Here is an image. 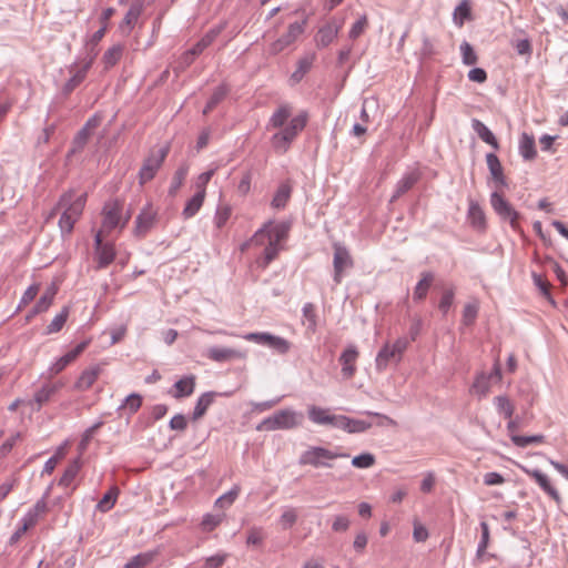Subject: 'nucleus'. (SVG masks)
I'll use <instances>...</instances> for the list:
<instances>
[{"mask_svg":"<svg viewBox=\"0 0 568 568\" xmlns=\"http://www.w3.org/2000/svg\"><path fill=\"white\" fill-rule=\"evenodd\" d=\"M490 390V376H487L485 373H480L475 377V381L470 387V392L478 396V398H484Z\"/></svg>","mask_w":568,"mask_h":568,"instance_id":"37","label":"nucleus"},{"mask_svg":"<svg viewBox=\"0 0 568 568\" xmlns=\"http://www.w3.org/2000/svg\"><path fill=\"white\" fill-rule=\"evenodd\" d=\"M478 308L477 303H468L465 305L462 320L464 325L469 326L474 324L478 314Z\"/></svg>","mask_w":568,"mask_h":568,"instance_id":"58","label":"nucleus"},{"mask_svg":"<svg viewBox=\"0 0 568 568\" xmlns=\"http://www.w3.org/2000/svg\"><path fill=\"white\" fill-rule=\"evenodd\" d=\"M63 386V384L61 382H55V383H45L41 386V388H39L34 396H33V399L34 402L38 404L39 407H41L42 405H44L45 403H48L50 400V398Z\"/></svg>","mask_w":568,"mask_h":568,"instance_id":"29","label":"nucleus"},{"mask_svg":"<svg viewBox=\"0 0 568 568\" xmlns=\"http://www.w3.org/2000/svg\"><path fill=\"white\" fill-rule=\"evenodd\" d=\"M102 215V230L105 232H111L116 227H125L131 217L130 212L122 217V204L118 200L106 202L103 206Z\"/></svg>","mask_w":568,"mask_h":568,"instance_id":"5","label":"nucleus"},{"mask_svg":"<svg viewBox=\"0 0 568 568\" xmlns=\"http://www.w3.org/2000/svg\"><path fill=\"white\" fill-rule=\"evenodd\" d=\"M266 346L280 355H285L291 349V343L286 338L273 334H271Z\"/></svg>","mask_w":568,"mask_h":568,"instance_id":"43","label":"nucleus"},{"mask_svg":"<svg viewBox=\"0 0 568 568\" xmlns=\"http://www.w3.org/2000/svg\"><path fill=\"white\" fill-rule=\"evenodd\" d=\"M343 27V21H338L335 18L328 20L324 26H322L314 40L317 48H326L328 47L338 36L341 29Z\"/></svg>","mask_w":568,"mask_h":568,"instance_id":"12","label":"nucleus"},{"mask_svg":"<svg viewBox=\"0 0 568 568\" xmlns=\"http://www.w3.org/2000/svg\"><path fill=\"white\" fill-rule=\"evenodd\" d=\"M519 154L524 160H534L537 155L534 136L523 133L519 140Z\"/></svg>","mask_w":568,"mask_h":568,"instance_id":"34","label":"nucleus"},{"mask_svg":"<svg viewBox=\"0 0 568 568\" xmlns=\"http://www.w3.org/2000/svg\"><path fill=\"white\" fill-rule=\"evenodd\" d=\"M454 296H455V293L452 288L446 290L443 293L442 298L438 304V308L444 315H446L448 313L450 306L453 305Z\"/></svg>","mask_w":568,"mask_h":568,"instance_id":"63","label":"nucleus"},{"mask_svg":"<svg viewBox=\"0 0 568 568\" xmlns=\"http://www.w3.org/2000/svg\"><path fill=\"white\" fill-rule=\"evenodd\" d=\"M39 288H40L39 284L30 285L22 294L21 300L18 305V310H20V308L24 307L26 305H28L29 303H31L38 295Z\"/></svg>","mask_w":568,"mask_h":568,"instance_id":"59","label":"nucleus"},{"mask_svg":"<svg viewBox=\"0 0 568 568\" xmlns=\"http://www.w3.org/2000/svg\"><path fill=\"white\" fill-rule=\"evenodd\" d=\"M297 520V511L293 507H286L284 508L281 517L280 523L283 527V529L291 528Z\"/></svg>","mask_w":568,"mask_h":568,"instance_id":"55","label":"nucleus"},{"mask_svg":"<svg viewBox=\"0 0 568 568\" xmlns=\"http://www.w3.org/2000/svg\"><path fill=\"white\" fill-rule=\"evenodd\" d=\"M333 266V280L335 284H339L342 282L343 272L346 268H351L353 266V260L351 257L348 250L345 246L337 243L334 244Z\"/></svg>","mask_w":568,"mask_h":568,"instance_id":"11","label":"nucleus"},{"mask_svg":"<svg viewBox=\"0 0 568 568\" xmlns=\"http://www.w3.org/2000/svg\"><path fill=\"white\" fill-rule=\"evenodd\" d=\"M95 254V262H97V268L102 270L108 267L115 258L116 252L114 244L112 243H105L104 247L94 252Z\"/></svg>","mask_w":568,"mask_h":568,"instance_id":"28","label":"nucleus"},{"mask_svg":"<svg viewBox=\"0 0 568 568\" xmlns=\"http://www.w3.org/2000/svg\"><path fill=\"white\" fill-rule=\"evenodd\" d=\"M90 131H88L87 129L82 128L75 135L74 140H73V149L71 150V153H74L77 151H80L84 148V145L87 144L89 138H90Z\"/></svg>","mask_w":568,"mask_h":568,"instance_id":"62","label":"nucleus"},{"mask_svg":"<svg viewBox=\"0 0 568 568\" xmlns=\"http://www.w3.org/2000/svg\"><path fill=\"white\" fill-rule=\"evenodd\" d=\"M437 53L434 41L427 36H423L419 57L422 60H428Z\"/></svg>","mask_w":568,"mask_h":568,"instance_id":"53","label":"nucleus"},{"mask_svg":"<svg viewBox=\"0 0 568 568\" xmlns=\"http://www.w3.org/2000/svg\"><path fill=\"white\" fill-rule=\"evenodd\" d=\"M205 50L204 45L199 40L190 50L183 54V62L191 64L195 57L200 55Z\"/></svg>","mask_w":568,"mask_h":568,"instance_id":"64","label":"nucleus"},{"mask_svg":"<svg viewBox=\"0 0 568 568\" xmlns=\"http://www.w3.org/2000/svg\"><path fill=\"white\" fill-rule=\"evenodd\" d=\"M89 343L90 341H83L67 354L57 358L48 368V377H52L61 373L69 364L77 359V357L88 347Z\"/></svg>","mask_w":568,"mask_h":568,"instance_id":"15","label":"nucleus"},{"mask_svg":"<svg viewBox=\"0 0 568 568\" xmlns=\"http://www.w3.org/2000/svg\"><path fill=\"white\" fill-rule=\"evenodd\" d=\"M290 224L281 222L275 223L270 220L265 222L250 239L242 245V251L248 246L265 245L263 251L262 265L267 266L281 251V242L284 241L288 234Z\"/></svg>","mask_w":568,"mask_h":568,"instance_id":"2","label":"nucleus"},{"mask_svg":"<svg viewBox=\"0 0 568 568\" xmlns=\"http://www.w3.org/2000/svg\"><path fill=\"white\" fill-rule=\"evenodd\" d=\"M158 222V210L151 202H148L135 219L134 234L144 237Z\"/></svg>","mask_w":568,"mask_h":568,"instance_id":"9","label":"nucleus"},{"mask_svg":"<svg viewBox=\"0 0 568 568\" xmlns=\"http://www.w3.org/2000/svg\"><path fill=\"white\" fill-rule=\"evenodd\" d=\"M226 94H227V90L224 85L217 87L213 91L210 99L207 100L206 105L203 110V113L207 114L209 112H211L226 97Z\"/></svg>","mask_w":568,"mask_h":568,"instance_id":"46","label":"nucleus"},{"mask_svg":"<svg viewBox=\"0 0 568 568\" xmlns=\"http://www.w3.org/2000/svg\"><path fill=\"white\" fill-rule=\"evenodd\" d=\"M490 205L503 221L509 222L510 226L517 230L519 213L498 191L490 194Z\"/></svg>","mask_w":568,"mask_h":568,"instance_id":"7","label":"nucleus"},{"mask_svg":"<svg viewBox=\"0 0 568 568\" xmlns=\"http://www.w3.org/2000/svg\"><path fill=\"white\" fill-rule=\"evenodd\" d=\"M545 439L544 435H531V436H521V435H511V442L517 447H527L530 444H540Z\"/></svg>","mask_w":568,"mask_h":568,"instance_id":"49","label":"nucleus"},{"mask_svg":"<svg viewBox=\"0 0 568 568\" xmlns=\"http://www.w3.org/2000/svg\"><path fill=\"white\" fill-rule=\"evenodd\" d=\"M305 23V21H296L291 23L287 28L286 33L271 43L268 49L270 53L276 55L280 52H282L285 48L294 43L297 40V38L304 32Z\"/></svg>","mask_w":568,"mask_h":568,"instance_id":"10","label":"nucleus"},{"mask_svg":"<svg viewBox=\"0 0 568 568\" xmlns=\"http://www.w3.org/2000/svg\"><path fill=\"white\" fill-rule=\"evenodd\" d=\"M79 470H80V464L78 460H74L64 470L63 475L61 476V478L59 480V485L63 486V487H69L71 485V483L74 480V478L77 477Z\"/></svg>","mask_w":568,"mask_h":568,"instance_id":"48","label":"nucleus"},{"mask_svg":"<svg viewBox=\"0 0 568 568\" xmlns=\"http://www.w3.org/2000/svg\"><path fill=\"white\" fill-rule=\"evenodd\" d=\"M460 53H462V60H463L464 64L474 65L477 63V60H478L477 54L474 51L470 43H468L467 41H464L460 44Z\"/></svg>","mask_w":568,"mask_h":568,"instance_id":"50","label":"nucleus"},{"mask_svg":"<svg viewBox=\"0 0 568 568\" xmlns=\"http://www.w3.org/2000/svg\"><path fill=\"white\" fill-rule=\"evenodd\" d=\"M372 423L364 419H355L345 415H338L337 428L349 434L364 433L372 427Z\"/></svg>","mask_w":568,"mask_h":568,"instance_id":"23","label":"nucleus"},{"mask_svg":"<svg viewBox=\"0 0 568 568\" xmlns=\"http://www.w3.org/2000/svg\"><path fill=\"white\" fill-rule=\"evenodd\" d=\"M69 313H70V308L68 306H64L53 318L52 321L50 322V324L45 327V331H44V334L45 335H51V334H55V333H59L64 324L67 323L68 321V317H69Z\"/></svg>","mask_w":568,"mask_h":568,"instance_id":"38","label":"nucleus"},{"mask_svg":"<svg viewBox=\"0 0 568 568\" xmlns=\"http://www.w3.org/2000/svg\"><path fill=\"white\" fill-rule=\"evenodd\" d=\"M154 556H155V554L151 552V551L138 554V555L133 556L123 566V568H143L153 561Z\"/></svg>","mask_w":568,"mask_h":568,"instance_id":"44","label":"nucleus"},{"mask_svg":"<svg viewBox=\"0 0 568 568\" xmlns=\"http://www.w3.org/2000/svg\"><path fill=\"white\" fill-rule=\"evenodd\" d=\"M434 281V274L432 272H423L422 273V278L417 282L415 288H414V293H413V298L414 301H423L426 296H427V293L429 291V287L432 285Z\"/></svg>","mask_w":568,"mask_h":568,"instance_id":"33","label":"nucleus"},{"mask_svg":"<svg viewBox=\"0 0 568 568\" xmlns=\"http://www.w3.org/2000/svg\"><path fill=\"white\" fill-rule=\"evenodd\" d=\"M142 405V397L139 394H130L125 397L124 403L120 406V408H125L130 414H135Z\"/></svg>","mask_w":568,"mask_h":568,"instance_id":"52","label":"nucleus"},{"mask_svg":"<svg viewBox=\"0 0 568 568\" xmlns=\"http://www.w3.org/2000/svg\"><path fill=\"white\" fill-rule=\"evenodd\" d=\"M368 26L367 17L365 14L361 16L351 27L348 31V38L352 40L357 39L363 34L365 29Z\"/></svg>","mask_w":568,"mask_h":568,"instance_id":"51","label":"nucleus"},{"mask_svg":"<svg viewBox=\"0 0 568 568\" xmlns=\"http://www.w3.org/2000/svg\"><path fill=\"white\" fill-rule=\"evenodd\" d=\"M420 174L417 171L408 172L402 176L397 182L394 194L390 199L392 202L400 197L404 193L410 190L419 180Z\"/></svg>","mask_w":568,"mask_h":568,"instance_id":"25","label":"nucleus"},{"mask_svg":"<svg viewBox=\"0 0 568 568\" xmlns=\"http://www.w3.org/2000/svg\"><path fill=\"white\" fill-rule=\"evenodd\" d=\"M50 488L45 491L42 498H40L32 508H30L24 516L20 519V525L26 526L30 529L37 525L39 518L47 513L48 505L47 498L49 496Z\"/></svg>","mask_w":568,"mask_h":568,"instance_id":"17","label":"nucleus"},{"mask_svg":"<svg viewBox=\"0 0 568 568\" xmlns=\"http://www.w3.org/2000/svg\"><path fill=\"white\" fill-rule=\"evenodd\" d=\"M471 9L468 0H463L454 10L453 21L457 27H463L470 19Z\"/></svg>","mask_w":568,"mask_h":568,"instance_id":"42","label":"nucleus"},{"mask_svg":"<svg viewBox=\"0 0 568 568\" xmlns=\"http://www.w3.org/2000/svg\"><path fill=\"white\" fill-rule=\"evenodd\" d=\"M168 153H169V145H164L161 149H159L155 153H152L148 159H145V161L139 172L140 184L143 185L154 178L158 170L161 168L162 163L164 162Z\"/></svg>","mask_w":568,"mask_h":568,"instance_id":"8","label":"nucleus"},{"mask_svg":"<svg viewBox=\"0 0 568 568\" xmlns=\"http://www.w3.org/2000/svg\"><path fill=\"white\" fill-rule=\"evenodd\" d=\"M124 51V47L121 44H114L109 48L102 58L105 69L114 67L121 59Z\"/></svg>","mask_w":568,"mask_h":568,"instance_id":"41","label":"nucleus"},{"mask_svg":"<svg viewBox=\"0 0 568 568\" xmlns=\"http://www.w3.org/2000/svg\"><path fill=\"white\" fill-rule=\"evenodd\" d=\"M102 372L101 365H93L85 368L74 383V389L79 392H85L97 382Z\"/></svg>","mask_w":568,"mask_h":568,"instance_id":"21","label":"nucleus"},{"mask_svg":"<svg viewBox=\"0 0 568 568\" xmlns=\"http://www.w3.org/2000/svg\"><path fill=\"white\" fill-rule=\"evenodd\" d=\"M495 405L499 414L504 415L505 418H511L514 414V405L507 396L500 395L495 397Z\"/></svg>","mask_w":568,"mask_h":568,"instance_id":"47","label":"nucleus"},{"mask_svg":"<svg viewBox=\"0 0 568 568\" xmlns=\"http://www.w3.org/2000/svg\"><path fill=\"white\" fill-rule=\"evenodd\" d=\"M523 471L532 478L536 484L551 498L557 505L561 504V497L557 488L552 485L550 478L537 468L521 467Z\"/></svg>","mask_w":568,"mask_h":568,"instance_id":"13","label":"nucleus"},{"mask_svg":"<svg viewBox=\"0 0 568 568\" xmlns=\"http://www.w3.org/2000/svg\"><path fill=\"white\" fill-rule=\"evenodd\" d=\"M349 454L341 450H329L322 446H308L298 457L300 466L314 468H332V460L336 458H348Z\"/></svg>","mask_w":568,"mask_h":568,"instance_id":"3","label":"nucleus"},{"mask_svg":"<svg viewBox=\"0 0 568 568\" xmlns=\"http://www.w3.org/2000/svg\"><path fill=\"white\" fill-rule=\"evenodd\" d=\"M119 496L118 487H111L102 497V499L97 504V510L101 513H106L112 509L116 503Z\"/></svg>","mask_w":568,"mask_h":568,"instance_id":"40","label":"nucleus"},{"mask_svg":"<svg viewBox=\"0 0 568 568\" xmlns=\"http://www.w3.org/2000/svg\"><path fill=\"white\" fill-rule=\"evenodd\" d=\"M205 199V190H199L185 204L182 215L185 220L193 217L202 207Z\"/></svg>","mask_w":568,"mask_h":568,"instance_id":"31","label":"nucleus"},{"mask_svg":"<svg viewBox=\"0 0 568 568\" xmlns=\"http://www.w3.org/2000/svg\"><path fill=\"white\" fill-rule=\"evenodd\" d=\"M304 416L292 408L277 410L256 425L258 432H273L277 429H293L302 425Z\"/></svg>","mask_w":568,"mask_h":568,"instance_id":"4","label":"nucleus"},{"mask_svg":"<svg viewBox=\"0 0 568 568\" xmlns=\"http://www.w3.org/2000/svg\"><path fill=\"white\" fill-rule=\"evenodd\" d=\"M308 419L316 425H331L337 428L338 415L329 414L328 408L312 405L307 409Z\"/></svg>","mask_w":568,"mask_h":568,"instance_id":"20","label":"nucleus"},{"mask_svg":"<svg viewBox=\"0 0 568 568\" xmlns=\"http://www.w3.org/2000/svg\"><path fill=\"white\" fill-rule=\"evenodd\" d=\"M375 464V457L371 453H363L358 456H355L352 459V465L356 468L366 469L372 467Z\"/></svg>","mask_w":568,"mask_h":568,"instance_id":"54","label":"nucleus"},{"mask_svg":"<svg viewBox=\"0 0 568 568\" xmlns=\"http://www.w3.org/2000/svg\"><path fill=\"white\" fill-rule=\"evenodd\" d=\"M315 60V54H306L298 59L296 70L291 74L290 82L292 85L302 81L305 74L311 70Z\"/></svg>","mask_w":568,"mask_h":568,"instance_id":"27","label":"nucleus"},{"mask_svg":"<svg viewBox=\"0 0 568 568\" xmlns=\"http://www.w3.org/2000/svg\"><path fill=\"white\" fill-rule=\"evenodd\" d=\"M173 397L183 398L190 396L195 388V377L193 375L184 376L173 385Z\"/></svg>","mask_w":568,"mask_h":568,"instance_id":"32","label":"nucleus"},{"mask_svg":"<svg viewBox=\"0 0 568 568\" xmlns=\"http://www.w3.org/2000/svg\"><path fill=\"white\" fill-rule=\"evenodd\" d=\"M222 520L223 515L205 514L201 521L202 530L212 531L222 523Z\"/></svg>","mask_w":568,"mask_h":568,"instance_id":"57","label":"nucleus"},{"mask_svg":"<svg viewBox=\"0 0 568 568\" xmlns=\"http://www.w3.org/2000/svg\"><path fill=\"white\" fill-rule=\"evenodd\" d=\"M85 202V194H81L74 199L73 192L69 191L60 197L58 204L55 205V207H53L49 217L53 216L58 210L62 209L64 214H68L69 216L78 221V219L81 216L83 212Z\"/></svg>","mask_w":568,"mask_h":568,"instance_id":"6","label":"nucleus"},{"mask_svg":"<svg viewBox=\"0 0 568 568\" xmlns=\"http://www.w3.org/2000/svg\"><path fill=\"white\" fill-rule=\"evenodd\" d=\"M358 358V351L355 345H348L341 354L338 362L342 365V375L349 379L356 372L355 363Z\"/></svg>","mask_w":568,"mask_h":568,"instance_id":"19","label":"nucleus"},{"mask_svg":"<svg viewBox=\"0 0 568 568\" xmlns=\"http://www.w3.org/2000/svg\"><path fill=\"white\" fill-rule=\"evenodd\" d=\"M392 361L398 362L399 359H397V355L395 354L390 345L385 344L377 353L375 359L377 371H384Z\"/></svg>","mask_w":568,"mask_h":568,"instance_id":"36","label":"nucleus"},{"mask_svg":"<svg viewBox=\"0 0 568 568\" xmlns=\"http://www.w3.org/2000/svg\"><path fill=\"white\" fill-rule=\"evenodd\" d=\"M233 395V392H224V393H217V392H205L203 393L196 400L193 413H192V419L199 420L202 418L209 407L214 403L215 398L219 396H225L230 397Z\"/></svg>","mask_w":568,"mask_h":568,"instance_id":"18","label":"nucleus"},{"mask_svg":"<svg viewBox=\"0 0 568 568\" xmlns=\"http://www.w3.org/2000/svg\"><path fill=\"white\" fill-rule=\"evenodd\" d=\"M292 187L288 183H282L277 187L272 201L271 205L273 209L282 210L286 206L288 200L291 199Z\"/></svg>","mask_w":568,"mask_h":568,"instance_id":"35","label":"nucleus"},{"mask_svg":"<svg viewBox=\"0 0 568 568\" xmlns=\"http://www.w3.org/2000/svg\"><path fill=\"white\" fill-rule=\"evenodd\" d=\"M240 490V486L234 485L229 491H226L215 500V507L229 508L236 500Z\"/></svg>","mask_w":568,"mask_h":568,"instance_id":"45","label":"nucleus"},{"mask_svg":"<svg viewBox=\"0 0 568 568\" xmlns=\"http://www.w3.org/2000/svg\"><path fill=\"white\" fill-rule=\"evenodd\" d=\"M204 355L215 363H226L234 359L246 358V352L225 346H211L205 351Z\"/></svg>","mask_w":568,"mask_h":568,"instance_id":"14","label":"nucleus"},{"mask_svg":"<svg viewBox=\"0 0 568 568\" xmlns=\"http://www.w3.org/2000/svg\"><path fill=\"white\" fill-rule=\"evenodd\" d=\"M486 163L489 170L490 176L496 184V187H506L507 180L504 174V170L498 156L495 153L486 154Z\"/></svg>","mask_w":568,"mask_h":568,"instance_id":"22","label":"nucleus"},{"mask_svg":"<svg viewBox=\"0 0 568 568\" xmlns=\"http://www.w3.org/2000/svg\"><path fill=\"white\" fill-rule=\"evenodd\" d=\"M270 336H271V333H268V332H252V333H246V334L242 335L241 337L245 341L266 346Z\"/></svg>","mask_w":568,"mask_h":568,"instance_id":"61","label":"nucleus"},{"mask_svg":"<svg viewBox=\"0 0 568 568\" xmlns=\"http://www.w3.org/2000/svg\"><path fill=\"white\" fill-rule=\"evenodd\" d=\"M303 324L311 333H315L317 328V315L313 303H305L302 308Z\"/></svg>","mask_w":568,"mask_h":568,"instance_id":"39","label":"nucleus"},{"mask_svg":"<svg viewBox=\"0 0 568 568\" xmlns=\"http://www.w3.org/2000/svg\"><path fill=\"white\" fill-rule=\"evenodd\" d=\"M227 558H229V554L217 552L213 556L205 558L204 567L205 568H221Z\"/></svg>","mask_w":568,"mask_h":568,"instance_id":"60","label":"nucleus"},{"mask_svg":"<svg viewBox=\"0 0 568 568\" xmlns=\"http://www.w3.org/2000/svg\"><path fill=\"white\" fill-rule=\"evenodd\" d=\"M292 111L291 104L282 103L272 113L267 122V129H280V131L272 135L271 143L273 149L281 153H285L290 149L292 142L305 129L308 121V113L302 111L284 126L292 116Z\"/></svg>","mask_w":568,"mask_h":568,"instance_id":"1","label":"nucleus"},{"mask_svg":"<svg viewBox=\"0 0 568 568\" xmlns=\"http://www.w3.org/2000/svg\"><path fill=\"white\" fill-rule=\"evenodd\" d=\"M467 220L470 226L477 231H483L486 227V216L481 206L474 200H469Z\"/></svg>","mask_w":568,"mask_h":568,"instance_id":"24","label":"nucleus"},{"mask_svg":"<svg viewBox=\"0 0 568 568\" xmlns=\"http://www.w3.org/2000/svg\"><path fill=\"white\" fill-rule=\"evenodd\" d=\"M231 214H232V209L230 205L219 206L215 212V215H214L215 226L217 229H222L229 221Z\"/></svg>","mask_w":568,"mask_h":568,"instance_id":"56","label":"nucleus"},{"mask_svg":"<svg viewBox=\"0 0 568 568\" xmlns=\"http://www.w3.org/2000/svg\"><path fill=\"white\" fill-rule=\"evenodd\" d=\"M471 128L481 141L489 144L494 150L499 149V143L490 129L478 119L471 120Z\"/></svg>","mask_w":568,"mask_h":568,"instance_id":"26","label":"nucleus"},{"mask_svg":"<svg viewBox=\"0 0 568 568\" xmlns=\"http://www.w3.org/2000/svg\"><path fill=\"white\" fill-rule=\"evenodd\" d=\"M94 55L85 59L80 67H72L70 72L72 73L71 78L64 83L63 92L65 94L71 93L80 83L85 79L89 70L93 64Z\"/></svg>","mask_w":568,"mask_h":568,"instance_id":"16","label":"nucleus"},{"mask_svg":"<svg viewBox=\"0 0 568 568\" xmlns=\"http://www.w3.org/2000/svg\"><path fill=\"white\" fill-rule=\"evenodd\" d=\"M141 13H142L141 4H139V3L131 4V7L126 11L122 22L120 23V30L124 34H129L132 31L134 24L138 22Z\"/></svg>","mask_w":568,"mask_h":568,"instance_id":"30","label":"nucleus"}]
</instances>
